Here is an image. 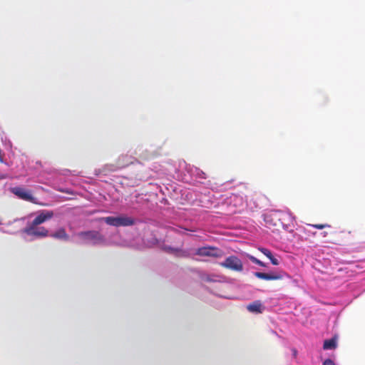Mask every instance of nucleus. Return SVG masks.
Masks as SVG:
<instances>
[{
	"label": "nucleus",
	"mask_w": 365,
	"mask_h": 365,
	"mask_svg": "<svg viewBox=\"0 0 365 365\" xmlns=\"http://www.w3.org/2000/svg\"><path fill=\"white\" fill-rule=\"evenodd\" d=\"M290 218L289 213L280 210H272L265 214L264 217V222L268 227L276 228L287 226V222Z\"/></svg>",
	"instance_id": "f257e3e1"
},
{
	"label": "nucleus",
	"mask_w": 365,
	"mask_h": 365,
	"mask_svg": "<svg viewBox=\"0 0 365 365\" xmlns=\"http://www.w3.org/2000/svg\"><path fill=\"white\" fill-rule=\"evenodd\" d=\"M101 220L105 222L107 225L114 227H127L135 224V220L130 217L121 215L118 217H102Z\"/></svg>",
	"instance_id": "f03ea898"
},
{
	"label": "nucleus",
	"mask_w": 365,
	"mask_h": 365,
	"mask_svg": "<svg viewBox=\"0 0 365 365\" xmlns=\"http://www.w3.org/2000/svg\"><path fill=\"white\" fill-rule=\"evenodd\" d=\"M78 237L84 243H91L93 245H100L105 242L104 237L98 231L91 230L81 232Z\"/></svg>",
	"instance_id": "7ed1b4c3"
},
{
	"label": "nucleus",
	"mask_w": 365,
	"mask_h": 365,
	"mask_svg": "<svg viewBox=\"0 0 365 365\" xmlns=\"http://www.w3.org/2000/svg\"><path fill=\"white\" fill-rule=\"evenodd\" d=\"M24 232L36 238H43L49 235V232L46 228L39 225H34L32 222L24 228Z\"/></svg>",
	"instance_id": "20e7f679"
},
{
	"label": "nucleus",
	"mask_w": 365,
	"mask_h": 365,
	"mask_svg": "<svg viewBox=\"0 0 365 365\" xmlns=\"http://www.w3.org/2000/svg\"><path fill=\"white\" fill-rule=\"evenodd\" d=\"M220 265L235 272H242L243 270L242 261L235 255L227 257L224 262L220 263Z\"/></svg>",
	"instance_id": "39448f33"
},
{
	"label": "nucleus",
	"mask_w": 365,
	"mask_h": 365,
	"mask_svg": "<svg viewBox=\"0 0 365 365\" xmlns=\"http://www.w3.org/2000/svg\"><path fill=\"white\" fill-rule=\"evenodd\" d=\"M10 191L11 193L15 195L18 198L31 202L33 203L36 202L35 197L32 195L31 191L29 190H27L23 187L16 186L14 187L10 188Z\"/></svg>",
	"instance_id": "423d86ee"
},
{
	"label": "nucleus",
	"mask_w": 365,
	"mask_h": 365,
	"mask_svg": "<svg viewBox=\"0 0 365 365\" xmlns=\"http://www.w3.org/2000/svg\"><path fill=\"white\" fill-rule=\"evenodd\" d=\"M196 255L204 257L220 258L223 256V252L215 247H203L196 250Z\"/></svg>",
	"instance_id": "0eeeda50"
},
{
	"label": "nucleus",
	"mask_w": 365,
	"mask_h": 365,
	"mask_svg": "<svg viewBox=\"0 0 365 365\" xmlns=\"http://www.w3.org/2000/svg\"><path fill=\"white\" fill-rule=\"evenodd\" d=\"M254 275L256 277L264 280H280L284 278L286 274L284 272L269 273L256 272L254 273Z\"/></svg>",
	"instance_id": "6e6552de"
},
{
	"label": "nucleus",
	"mask_w": 365,
	"mask_h": 365,
	"mask_svg": "<svg viewBox=\"0 0 365 365\" xmlns=\"http://www.w3.org/2000/svg\"><path fill=\"white\" fill-rule=\"evenodd\" d=\"M53 215L54 213L52 210H42L39 212L32 222H34V225H40L41 224L51 220Z\"/></svg>",
	"instance_id": "1a4fd4ad"
},
{
	"label": "nucleus",
	"mask_w": 365,
	"mask_h": 365,
	"mask_svg": "<svg viewBox=\"0 0 365 365\" xmlns=\"http://www.w3.org/2000/svg\"><path fill=\"white\" fill-rule=\"evenodd\" d=\"M48 236L52 238L63 241H68L69 240V235L66 233V230L63 227L58 229L56 231L51 233Z\"/></svg>",
	"instance_id": "9d476101"
},
{
	"label": "nucleus",
	"mask_w": 365,
	"mask_h": 365,
	"mask_svg": "<svg viewBox=\"0 0 365 365\" xmlns=\"http://www.w3.org/2000/svg\"><path fill=\"white\" fill-rule=\"evenodd\" d=\"M247 309L251 312L261 313L262 304L258 301L254 302L247 306Z\"/></svg>",
	"instance_id": "9b49d317"
},
{
	"label": "nucleus",
	"mask_w": 365,
	"mask_h": 365,
	"mask_svg": "<svg viewBox=\"0 0 365 365\" xmlns=\"http://www.w3.org/2000/svg\"><path fill=\"white\" fill-rule=\"evenodd\" d=\"M336 338L333 337L324 341L323 349L325 350L334 349L336 347Z\"/></svg>",
	"instance_id": "f8f14e48"
},
{
	"label": "nucleus",
	"mask_w": 365,
	"mask_h": 365,
	"mask_svg": "<svg viewBox=\"0 0 365 365\" xmlns=\"http://www.w3.org/2000/svg\"><path fill=\"white\" fill-rule=\"evenodd\" d=\"M165 250L170 252L176 255L177 256H183V251L180 249L173 248L170 247H165Z\"/></svg>",
	"instance_id": "ddd939ff"
},
{
	"label": "nucleus",
	"mask_w": 365,
	"mask_h": 365,
	"mask_svg": "<svg viewBox=\"0 0 365 365\" xmlns=\"http://www.w3.org/2000/svg\"><path fill=\"white\" fill-rule=\"evenodd\" d=\"M308 227H313L314 228L322 230L326 227H330L331 225L329 224H307Z\"/></svg>",
	"instance_id": "4468645a"
},
{
	"label": "nucleus",
	"mask_w": 365,
	"mask_h": 365,
	"mask_svg": "<svg viewBox=\"0 0 365 365\" xmlns=\"http://www.w3.org/2000/svg\"><path fill=\"white\" fill-rule=\"evenodd\" d=\"M249 259L255 264H257L259 266H262V267H265V264L264 262H262V261H260L259 259H257L254 256H252V255H250L249 256Z\"/></svg>",
	"instance_id": "2eb2a0df"
},
{
	"label": "nucleus",
	"mask_w": 365,
	"mask_h": 365,
	"mask_svg": "<svg viewBox=\"0 0 365 365\" xmlns=\"http://www.w3.org/2000/svg\"><path fill=\"white\" fill-rule=\"evenodd\" d=\"M259 250L262 253L264 254L266 257L267 256L268 254H270L271 251L267 248H264V247H259Z\"/></svg>",
	"instance_id": "dca6fc26"
},
{
	"label": "nucleus",
	"mask_w": 365,
	"mask_h": 365,
	"mask_svg": "<svg viewBox=\"0 0 365 365\" xmlns=\"http://www.w3.org/2000/svg\"><path fill=\"white\" fill-rule=\"evenodd\" d=\"M323 365H335L331 359H327L323 362Z\"/></svg>",
	"instance_id": "f3484780"
},
{
	"label": "nucleus",
	"mask_w": 365,
	"mask_h": 365,
	"mask_svg": "<svg viewBox=\"0 0 365 365\" xmlns=\"http://www.w3.org/2000/svg\"><path fill=\"white\" fill-rule=\"evenodd\" d=\"M270 261H271L272 264L274 265H278L279 263V260L277 258H275L274 257H272L270 259Z\"/></svg>",
	"instance_id": "a211bd4d"
},
{
	"label": "nucleus",
	"mask_w": 365,
	"mask_h": 365,
	"mask_svg": "<svg viewBox=\"0 0 365 365\" xmlns=\"http://www.w3.org/2000/svg\"><path fill=\"white\" fill-rule=\"evenodd\" d=\"M274 257V256H273V255H272V252H270V254H268V255H267V257H268L269 259H270L272 257Z\"/></svg>",
	"instance_id": "6ab92c4d"
},
{
	"label": "nucleus",
	"mask_w": 365,
	"mask_h": 365,
	"mask_svg": "<svg viewBox=\"0 0 365 365\" xmlns=\"http://www.w3.org/2000/svg\"><path fill=\"white\" fill-rule=\"evenodd\" d=\"M6 178V175L4 174L0 173V180Z\"/></svg>",
	"instance_id": "aec40b11"
},
{
	"label": "nucleus",
	"mask_w": 365,
	"mask_h": 365,
	"mask_svg": "<svg viewBox=\"0 0 365 365\" xmlns=\"http://www.w3.org/2000/svg\"><path fill=\"white\" fill-rule=\"evenodd\" d=\"M327 232H324V237H326V236H327Z\"/></svg>",
	"instance_id": "412c9836"
},
{
	"label": "nucleus",
	"mask_w": 365,
	"mask_h": 365,
	"mask_svg": "<svg viewBox=\"0 0 365 365\" xmlns=\"http://www.w3.org/2000/svg\"><path fill=\"white\" fill-rule=\"evenodd\" d=\"M0 160H1V156L0 155Z\"/></svg>",
	"instance_id": "4be33fe9"
}]
</instances>
